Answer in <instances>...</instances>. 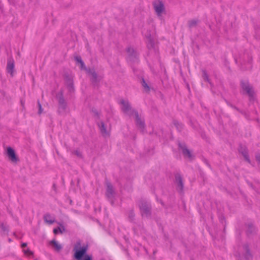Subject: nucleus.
<instances>
[{
	"instance_id": "obj_1",
	"label": "nucleus",
	"mask_w": 260,
	"mask_h": 260,
	"mask_svg": "<svg viewBox=\"0 0 260 260\" xmlns=\"http://www.w3.org/2000/svg\"><path fill=\"white\" fill-rule=\"evenodd\" d=\"M121 108L124 113L135 119L136 124L139 128L144 132V120L140 117L138 113L131 108V107L127 100H121L120 102Z\"/></svg>"
},
{
	"instance_id": "obj_2",
	"label": "nucleus",
	"mask_w": 260,
	"mask_h": 260,
	"mask_svg": "<svg viewBox=\"0 0 260 260\" xmlns=\"http://www.w3.org/2000/svg\"><path fill=\"white\" fill-rule=\"evenodd\" d=\"M75 59L77 63L80 64L81 69L86 70L87 73L89 74V75L91 76L92 81L93 82L95 81L97 78V76L94 70L86 69L84 66V62H83V61L81 59V58L80 56H76L75 57Z\"/></svg>"
},
{
	"instance_id": "obj_3",
	"label": "nucleus",
	"mask_w": 260,
	"mask_h": 260,
	"mask_svg": "<svg viewBox=\"0 0 260 260\" xmlns=\"http://www.w3.org/2000/svg\"><path fill=\"white\" fill-rule=\"evenodd\" d=\"M153 6L157 16L160 19H162V14L165 13V7L162 1L160 0H155Z\"/></svg>"
},
{
	"instance_id": "obj_4",
	"label": "nucleus",
	"mask_w": 260,
	"mask_h": 260,
	"mask_svg": "<svg viewBox=\"0 0 260 260\" xmlns=\"http://www.w3.org/2000/svg\"><path fill=\"white\" fill-rule=\"evenodd\" d=\"M57 99L58 100L59 104V113H62L65 111L66 109L67 104L64 99L62 97V94L61 93L57 95Z\"/></svg>"
},
{
	"instance_id": "obj_5",
	"label": "nucleus",
	"mask_w": 260,
	"mask_h": 260,
	"mask_svg": "<svg viewBox=\"0 0 260 260\" xmlns=\"http://www.w3.org/2000/svg\"><path fill=\"white\" fill-rule=\"evenodd\" d=\"M241 87L244 91L246 92V93L250 97H252L253 94V91L252 88L250 86L249 83L247 82H241Z\"/></svg>"
},
{
	"instance_id": "obj_6",
	"label": "nucleus",
	"mask_w": 260,
	"mask_h": 260,
	"mask_svg": "<svg viewBox=\"0 0 260 260\" xmlns=\"http://www.w3.org/2000/svg\"><path fill=\"white\" fill-rule=\"evenodd\" d=\"M140 209L143 216H147L150 214V207L147 203H141Z\"/></svg>"
},
{
	"instance_id": "obj_7",
	"label": "nucleus",
	"mask_w": 260,
	"mask_h": 260,
	"mask_svg": "<svg viewBox=\"0 0 260 260\" xmlns=\"http://www.w3.org/2000/svg\"><path fill=\"white\" fill-rule=\"evenodd\" d=\"M99 127L101 133L104 136L106 137L109 135L110 128L104 122L102 121L99 123Z\"/></svg>"
},
{
	"instance_id": "obj_8",
	"label": "nucleus",
	"mask_w": 260,
	"mask_h": 260,
	"mask_svg": "<svg viewBox=\"0 0 260 260\" xmlns=\"http://www.w3.org/2000/svg\"><path fill=\"white\" fill-rule=\"evenodd\" d=\"M87 250L86 247H82L80 249H76L75 257L77 260H81Z\"/></svg>"
},
{
	"instance_id": "obj_9",
	"label": "nucleus",
	"mask_w": 260,
	"mask_h": 260,
	"mask_svg": "<svg viewBox=\"0 0 260 260\" xmlns=\"http://www.w3.org/2000/svg\"><path fill=\"white\" fill-rule=\"evenodd\" d=\"M106 195L108 199L111 200V204H113V202L112 199L114 197V191L112 186L110 183H107V184Z\"/></svg>"
},
{
	"instance_id": "obj_10",
	"label": "nucleus",
	"mask_w": 260,
	"mask_h": 260,
	"mask_svg": "<svg viewBox=\"0 0 260 260\" xmlns=\"http://www.w3.org/2000/svg\"><path fill=\"white\" fill-rule=\"evenodd\" d=\"M7 155L11 161L16 162L17 161V157H16L15 153L12 148L10 147L8 148Z\"/></svg>"
},
{
	"instance_id": "obj_11",
	"label": "nucleus",
	"mask_w": 260,
	"mask_h": 260,
	"mask_svg": "<svg viewBox=\"0 0 260 260\" xmlns=\"http://www.w3.org/2000/svg\"><path fill=\"white\" fill-rule=\"evenodd\" d=\"M7 71L11 76H13L14 71V62L12 59H9L7 63Z\"/></svg>"
},
{
	"instance_id": "obj_12",
	"label": "nucleus",
	"mask_w": 260,
	"mask_h": 260,
	"mask_svg": "<svg viewBox=\"0 0 260 260\" xmlns=\"http://www.w3.org/2000/svg\"><path fill=\"white\" fill-rule=\"evenodd\" d=\"M176 183L177 184V189L179 191H182L183 187V185L182 181V178L180 175H177L175 177Z\"/></svg>"
},
{
	"instance_id": "obj_13",
	"label": "nucleus",
	"mask_w": 260,
	"mask_h": 260,
	"mask_svg": "<svg viewBox=\"0 0 260 260\" xmlns=\"http://www.w3.org/2000/svg\"><path fill=\"white\" fill-rule=\"evenodd\" d=\"M179 147L181 149L182 153L185 157H188L189 159L192 158V154L190 151L187 149L185 146L179 144Z\"/></svg>"
},
{
	"instance_id": "obj_14",
	"label": "nucleus",
	"mask_w": 260,
	"mask_h": 260,
	"mask_svg": "<svg viewBox=\"0 0 260 260\" xmlns=\"http://www.w3.org/2000/svg\"><path fill=\"white\" fill-rule=\"evenodd\" d=\"M44 220L49 224H52L55 222V217L50 214H46L44 216Z\"/></svg>"
},
{
	"instance_id": "obj_15",
	"label": "nucleus",
	"mask_w": 260,
	"mask_h": 260,
	"mask_svg": "<svg viewBox=\"0 0 260 260\" xmlns=\"http://www.w3.org/2000/svg\"><path fill=\"white\" fill-rule=\"evenodd\" d=\"M26 246L27 244L26 243L21 244V247L23 248V252L24 254L28 257H30L33 255V252L28 248L25 249L24 248L26 247Z\"/></svg>"
},
{
	"instance_id": "obj_16",
	"label": "nucleus",
	"mask_w": 260,
	"mask_h": 260,
	"mask_svg": "<svg viewBox=\"0 0 260 260\" xmlns=\"http://www.w3.org/2000/svg\"><path fill=\"white\" fill-rule=\"evenodd\" d=\"M50 244L53 247L54 249L59 251L62 248V246L60 244L58 243L55 240H53L50 242Z\"/></svg>"
},
{
	"instance_id": "obj_17",
	"label": "nucleus",
	"mask_w": 260,
	"mask_h": 260,
	"mask_svg": "<svg viewBox=\"0 0 260 260\" xmlns=\"http://www.w3.org/2000/svg\"><path fill=\"white\" fill-rule=\"evenodd\" d=\"M65 231V228L62 224H59V226L53 230V233L55 234L62 233Z\"/></svg>"
},
{
	"instance_id": "obj_18",
	"label": "nucleus",
	"mask_w": 260,
	"mask_h": 260,
	"mask_svg": "<svg viewBox=\"0 0 260 260\" xmlns=\"http://www.w3.org/2000/svg\"><path fill=\"white\" fill-rule=\"evenodd\" d=\"M146 37L147 38L148 40V47L149 48L153 47V41L152 38H151V35H145Z\"/></svg>"
},
{
	"instance_id": "obj_19",
	"label": "nucleus",
	"mask_w": 260,
	"mask_h": 260,
	"mask_svg": "<svg viewBox=\"0 0 260 260\" xmlns=\"http://www.w3.org/2000/svg\"><path fill=\"white\" fill-rule=\"evenodd\" d=\"M67 87L70 92H72L74 91V87L73 84V81L72 79H69L67 82Z\"/></svg>"
},
{
	"instance_id": "obj_20",
	"label": "nucleus",
	"mask_w": 260,
	"mask_h": 260,
	"mask_svg": "<svg viewBox=\"0 0 260 260\" xmlns=\"http://www.w3.org/2000/svg\"><path fill=\"white\" fill-rule=\"evenodd\" d=\"M127 52L128 53L129 57L131 56H136V53L133 48L129 47L127 49Z\"/></svg>"
},
{
	"instance_id": "obj_21",
	"label": "nucleus",
	"mask_w": 260,
	"mask_h": 260,
	"mask_svg": "<svg viewBox=\"0 0 260 260\" xmlns=\"http://www.w3.org/2000/svg\"><path fill=\"white\" fill-rule=\"evenodd\" d=\"M245 249L246 250V253L245 254L244 258L245 259V260H249L251 258V255L250 253H249V251L248 249H247V246H245Z\"/></svg>"
},
{
	"instance_id": "obj_22",
	"label": "nucleus",
	"mask_w": 260,
	"mask_h": 260,
	"mask_svg": "<svg viewBox=\"0 0 260 260\" xmlns=\"http://www.w3.org/2000/svg\"><path fill=\"white\" fill-rule=\"evenodd\" d=\"M242 154L244 157L245 160H246L248 162H250V160L248 157L247 151L246 149L244 150V151H241Z\"/></svg>"
},
{
	"instance_id": "obj_23",
	"label": "nucleus",
	"mask_w": 260,
	"mask_h": 260,
	"mask_svg": "<svg viewBox=\"0 0 260 260\" xmlns=\"http://www.w3.org/2000/svg\"><path fill=\"white\" fill-rule=\"evenodd\" d=\"M142 85L145 89H146V90L149 89L148 86L147 85V84L146 83L145 81L144 80H143V81H142Z\"/></svg>"
},
{
	"instance_id": "obj_24",
	"label": "nucleus",
	"mask_w": 260,
	"mask_h": 260,
	"mask_svg": "<svg viewBox=\"0 0 260 260\" xmlns=\"http://www.w3.org/2000/svg\"><path fill=\"white\" fill-rule=\"evenodd\" d=\"M203 77L205 81H208V75L205 71L203 72Z\"/></svg>"
},
{
	"instance_id": "obj_25",
	"label": "nucleus",
	"mask_w": 260,
	"mask_h": 260,
	"mask_svg": "<svg viewBox=\"0 0 260 260\" xmlns=\"http://www.w3.org/2000/svg\"><path fill=\"white\" fill-rule=\"evenodd\" d=\"M38 106H39V113L41 114V113H42V111H43L42 108V106H41V104H40L39 102H38Z\"/></svg>"
},
{
	"instance_id": "obj_26",
	"label": "nucleus",
	"mask_w": 260,
	"mask_h": 260,
	"mask_svg": "<svg viewBox=\"0 0 260 260\" xmlns=\"http://www.w3.org/2000/svg\"><path fill=\"white\" fill-rule=\"evenodd\" d=\"M196 24V21L195 20H192L190 22V25H195Z\"/></svg>"
},
{
	"instance_id": "obj_27",
	"label": "nucleus",
	"mask_w": 260,
	"mask_h": 260,
	"mask_svg": "<svg viewBox=\"0 0 260 260\" xmlns=\"http://www.w3.org/2000/svg\"><path fill=\"white\" fill-rule=\"evenodd\" d=\"M256 158L257 160L258 161V162H260V155H256Z\"/></svg>"
},
{
	"instance_id": "obj_28",
	"label": "nucleus",
	"mask_w": 260,
	"mask_h": 260,
	"mask_svg": "<svg viewBox=\"0 0 260 260\" xmlns=\"http://www.w3.org/2000/svg\"><path fill=\"white\" fill-rule=\"evenodd\" d=\"M84 260H91V258L90 256H86Z\"/></svg>"
},
{
	"instance_id": "obj_29",
	"label": "nucleus",
	"mask_w": 260,
	"mask_h": 260,
	"mask_svg": "<svg viewBox=\"0 0 260 260\" xmlns=\"http://www.w3.org/2000/svg\"><path fill=\"white\" fill-rule=\"evenodd\" d=\"M131 214L132 217L133 216V213H131Z\"/></svg>"
}]
</instances>
